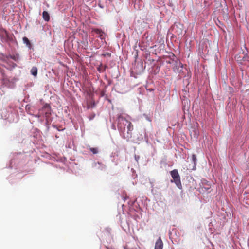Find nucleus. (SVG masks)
Here are the masks:
<instances>
[{
	"mask_svg": "<svg viewBox=\"0 0 249 249\" xmlns=\"http://www.w3.org/2000/svg\"><path fill=\"white\" fill-rule=\"evenodd\" d=\"M192 160L194 162V165H196L197 159H196V157L195 154H193V155H192Z\"/></svg>",
	"mask_w": 249,
	"mask_h": 249,
	"instance_id": "obj_11",
	"label": "nucleus"
},
{
	"mask_svg": "<svg viewBox=\"0 0 249 249\" xmlns=\"http://www.w3.org/2000/svg\"><path fill=\"white\" fill-rule=\"evenodd\" d=\"M0 71L2 75V82L4 85H5V86L9 87V80L7 78L6 76L5 75L4 71L2 69H0Z\"/></svg>",
	"mask_w": 249,
	"mask_h": 249,
	"instance_id": "obj_4",
	"label": "nucleus"
},
{
	"mask_svg": "<svg viewBox=\"0 0 249 249\" xmlns=\"http://www.w3.org/2000/svg\"><path fill=\"white\" fill-rule=\"evenodd\" d=\"M46 107V106H44V107H43L42 109H43V108H45Z\"/></svg>",
	"mask_w": 249,
	"mask_h": 249,
	"instance_id": "obj_12",
	"label": "nucleus"
},
{
	"mask_svg": "<svg viewBox=\"0 0 249 249\" xmlns=\"http://www.w3.org/2000/svg\"><path fill=\"white\" fill-rule=\"evenodd\" d=\"M106 230L109 232V231L108 229H106Z\"/></svg>",
	"mask_w": 249,
	"mask_h": 249,
	"instance_id": "obj_13",
	"label": "nucleus"
},
{
	"mask_svg": "<svg viewBox=\"0 0 249 249\" xmlns=\"http://www.w3.org/2000/svg\"><path fill=\"white\" fill-rule=\"evenodd\" d=\"M43 18L46 21H49L50 20V15L47 11H43L42 13Z\"/></svg>",
	"mask_w": 249,
	"mask_h": 249,
	"instance_id": "obj_7",
	"label": "nucleus"
},
{
	"mask_svg": "<svg viewBox=\"0 0 249 249\" xmlns=\"http://www.w3.org/2000/svg\"><path fill=\"white\" fill-rule=\"evenodd\" d=\"M170 175L173 178L171 182H174L178 188L181 189L182 188L180 176L177 169H174L170 171Z\"/></svg>",
	"mask_w": 249,
	"mask_h": 249,
	"instance_id": "obj_1",
	"label": "nucleus"
},
{
	"mask_svg": "<svg viewBox=\"0 0 249 249\" xmlns=\"http://www.w3.org/2000/svg\"><path fill=\"white\" fill-rule=\"evenodd\" d=\"M163 248V243L160 237H159L155 243L154 249H162Z\"/></svg>",
	"mask_w": 249,
	"mask_h": 249,
	"instance_id": "obj_6",
	"label": "nucleus"
},
{
	"mask_svg": "<svg viewBox=\"0 0 249 249\" xmlns=\"http://www.w3.org/2000/svg\"><path fill=\"white\" fill-rule=\"evenodd\" d=\"M31 72L32 75L36 76L37 74V69L36 67H33L31 70Z\"/></svg>",
	"mask_w": 249,
	"mask_h": 249,
	"instance_id": "obj_9",
	"label": "nucleus"
},
{
	"mask_svg": "<svg viewBox=\"0 0 249 249\" xmlns=\"http://www.w3.org/2000/svg\"><path fill=\"white\" fill-rule=\"evenodd\" d=\"M117 127L118 130L121 133H124L125 130V126L126 123H128L125 117H123L122 115H119L117 117Z\"/></svg>",
	"mask_w": 249,
	"mask_h": 249,
	"instance_id": "obj_2",
	"label": "nucleus"
},
{
	"mask_svg": "<svg viewBox=\"0 0 249 249\" xmlns=\"http://www.w3.org/2000/svg\"><path fill=\"white\" fill-rule=\"evenodd\" d=\"M23 41L24 43L26 44V46L30 49L31 48L32 45L28 38L25 36L23 37Z\"/></svg>",
	"mask_w": 249,
	"mask_h": 249,
	"instance_id": "obj_8",
	"label": "nucleus"
},
{
	"mask_svg": "<svg viewBox=\"0 0 249 249\" xmlns=\"http://www.w3.org/2000/svg\"><path fill=\"white\" fill-rule=\"evenodd\" d=\"M92 32L98 35V37L101 39H104L105 33L102 30L99 29H93Z\"/></svg>",
	"mask_w": 249,
	"mask_h": 249,
	"instance_id": "obj_5",
	"label": "nucleus"
},
{
	"mask_svg": "<svg viewBox=\"0 0 249 249\" xmlns=\"http://www.w3.org/2000/svg\"><path fill=\"white\" fill-rule=\"evenodd\" d=\"M90 151L94 154H97L98 152V149L97 148H90Z\"/></svg>",
	"mask_w": 249,
	"mask_h": 249,
	"instance_id": "obj_10",
	"label": "nucleus"
},
{
	"mask_svg": "<svg viewBox=\"0 0 249 249\" xmlns=\"http://www.w3.org/2000/svg\"><path fill=\"white\" fill-rule=\"evenodd\" d=\"M128 125L127 126V132L126 136L125 134L124 135V137L126 138H130L132 137V131L133 130V125L132 123L128 121Z\"/></svg>",
	"mask_w": 249,
	"mask_h": 249,
	"instance_id": "obj_3",
	"label": "nucleus"
}]
</instances>
